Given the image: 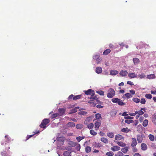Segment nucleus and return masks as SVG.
I'll list each match as a JSON object with an SVG mask.
<instances>
[{"label":"nucleus","mask_w":156,"mask_h":156,"mask_svg":"<svg viewBox=\"0 0 156 156\" xmlns=\"http://www.w3.org/2000/svg\"><path fill=\"white\" fill-rule=\"evenodd\" d=\"M50 122V120L48 119H43L40 125V126L41 128L45 129L46 128V125Z\"/></svg>","instance_id":"nucleus-1"},{"label":"nucleus","mask_w":156,"mask_h":156,"mask_svg":"<svg viewBox=\"0 0 156 156\" xmlns=\"http://www.w3.org/2000/svg\"><path fill=\"white\" fill-rule=\"evenodd\" d=\"M112 102L118 104L120 106H122L123 105H125V103H124L120 99L118 98H112Z\"/></svg>","instance_id":"nucleus-2"},{"label":"nucleus","mask_w":156,"mask_h":156,"mask_svg":"<svg viewBox=\"0 0 156 156\" xmlns=\"http://www.w3.org/2000/svg\"><path fill=\"white\" fill-rule=\"evenodd\" d=\"M57 144L58 145H63L64 143L65 138L64 137H59L57 138Z\"/></svg>","instance_id":"nucleus-3"},{"label":"nucleus","mask_w":156,"mask_h":156,"mask_svg":"<svg viewBox=\"0 0 156 156\" xmlns=\"http://www.w3.org/2000/svg\"><path fill=\"white\" fill-rule=\"evenodd\" d=\"M115 94V92L113 89L110 88L108 90V93H107V97L109 98H112L113 97Z\"/></svg>","instance_id":"nucleus-4"},{"label":"nucleus","mask_w":156,"mask_h":156,"mask_svg":"<svg viewBox=\"0 0 156 156\" xmlns=\"http://www.w3.org/2000/svg\"><path fill=\"white\" fill-rule=\"evenodd\" d=\"M82 97L81 95H74L73 94L70 95L68 98V100L73 99L74 100L76 101L81 98Z\"/></svg>","instance_id":"nucleus-5"},{"label":"nucleus","mask_w":156,"mask_h":156,"mask_svg":"<svg viewBox=\"0 0 156 156\" xmlns=\"http://www.w3.org/2000/svg\"><path fill=\"white\" fill-rule=\"evenodd\" d=\"M85 94L86 95H91V97H92L94 95V91L91 89H89L85 91Z\"/></svg>","instance_id":"nucleus-6"},{"label":"nucleus","mask_w":156,"mask_h":156,"mask_svg":"<svg viewBox=\"0 0 156 156\" xmlns=\"http://www.w3.org/2000/svg\"><path fill=\"white\" fill-rule=\"evenodd\" d=\"M101 121L100 120H98L95 122L94 123L95 130L97 131L98 130L101 125Z\"/></svg>","instance_id":"nucleus-7"},{"label":"nucleus","mask_w":156,"mask_h":156,"mask_svg":"<svg viewBox=\"0 0 156 156\" xmlns=\"http://www.w3.org/2000/svg\"><path fill=\"white\" fill-rule=\"evenodd\" d=\"M144 136V135H138L136 136V138L137 141L139 143H141L143 141V138Z\"/></svg>","instance_id":"nucleus-8"},{"label":"nucleus","mask_w":156,"mask_h":156,"mask_svg":"<svg viewBox=\"0 0 156 156\" xmlns=\"http://www.w3.org/2000/svg\"><path fill=\"white\" fill-rule=\"evenodd\" d=\"M137 142L135 138H132V142L131 144V146L133 147L136 146L137 144Z\"/></svg>","instance_id":"nucleus-9"},{"label":"nucleus","mask_w":156,"mask_h":156,"mask_svg":"<svg viewBox=\"0 0 156 156\" xmlns=\"http://www.w3.org/2000/svg\"><path fill=\"white\" fill-rule=\"evenodd\" d=\"M58 112L60 116L63 115L66 112V109L63 108H59L58 109Z\"/></svg>","instance_id":"nucleus-10"},{"label":"nucleus","mask_w":156,"mask_h":156,"mask_svg":"<svg viewBox=\"0 0 156 156\" xmlns=\"http://www.w3.org/2000/svg\"><path fill=\"white\" fill-rule=\"evenodd\" d=\"M92 117H87L84 122V124L85 125L88 124L92 120Z\"/></svg>","instance_id":"nucleus-11"},{"label":"nucleus","mask_w":156,"mask_h":156,"mask_svg":"<svg viewBox=\"0 0 156 156\" xmlns=\"http://www.w3.org/2000/svg\"><path fill=\"white\" fill-rule=\"evenodd\" d=\"M128 72L126 70H122L119 73V74L122 76H125L128 74Z\"/></svg>","instance_id":"nucleus-12"},{"label":"nucleus","mask_w":156,"mask_h":156,"mask_svg":"<svg viewBox=\"0 0 156 156\" xmlns=\"http://www.w3.org/2000/svg\"><path fill=\"white\" fill-rule=\"evenodd\" d=\"M141 148L142 150L145 151L147 148V144L144 143H142L141 144Z\"/></svg>","instance_id":"nucleus-13"},{"label":"nucleus","mask_w":156,"mask_h":156,"mask_svg":"<svg viewBox=\"0 0 156 156\" xmlns=\"http://www.w3.org/2000/svg\"><path fill=\"white\" fill-rule=\"evenodd\" d=\"M120 149V147L116 146H114L111 148V150L113 151H118Z\"/></svg>","instance_id":"nucleus-14"},{"label":"nucleus","mask_w":156,"mask_h":156,"mask_svg":"<svg viewBox=\"0 0 156 156\" xmlns=\"http://www.w3.org/2000/svg\"><path fill=\"white\" fill-rule=\"evenodd\" d=\"M128 76L130 78H134L137 76V75L135 73H129L128 74Z\"/></svg>","instance_id":"nucleus-15"},{"label":"nucleus","mask_w":156,"mask_h":156,"mask_svg":"<svg viewBox=\"0 0 156 156\" xmlns=\"http://www.w3.org/2000/svg\"><path fill=\"white\" fill-rule=\"evenodd\" d=\"M152 122L156 125V113L153 114L152 117Z\"/></svg>","instance_id":"nucleus-16"},{"label":"nucleus","mask_w":156,"mask_h":156,"mask_svg":"<svg viewBox=\"0 0 156 156\" xmlns=\"http://www.w3.org/2000/svg\"><path fill=\"white\" fill-rule=\"evenodd\" d=\"M39 133V131H38L37 132H34L33 133L34 134H32L30 135H27L26 137V139L25 140V141H27V140H28L29 138H31V137H32L34 135L38 133Z\"/></svg>","instance_id":"nucleus-17"},{"label":"nucleus","mask_w":156,"mask_h":156,"mask_svg":"<svg viewBox=\"0 0 156 156\" xmlns=\"http://www.w3.org/2000/svg\"><path fill=\"white\" fill-rule=\"evenodd\" d=\"M123 138V136L119 134H118L117 135H116L115 137V139L117 140H120Z\"/></svg>","instance_id":"nucleus-18"},{"label":"nucleus","mask_w":156,"mask_h":156,"mask_svg":"<svg viewBox=\"0 0 156 156\" xmlns=\"http://www.w3.org/2000/svg\"><path fill=\"white\" fill-rule=\"evenodd\" d=\"M119 73V72L115 70H111L110 72V74L111 75H115Z\"/></svg>","instance_id":"nucleus-19"},{"label":"nucleus","mask_w":156,"mask_h":156,"mask_svg":"<svg viewBox=\"0 0 156 156\" xmlns=\"http://www.w3.org/2000/svg\"><path fill=\"white\" fill-rule=\"evenodd\" d=\"M5 143H2V145H6L7 143H8L9 141V139L8 136H5Z\"/></svg>","instance_id":"nucleus-20"},{"label":"nucleus","mask_w":156,"mask_h":156,"mask_svg":"<svg viewBox=\"0 0 156 156\" xmlns=\"http://www.w3.org/2000/svg\"><path fill=\"white\" fill-rule=\"evenodd\" d=\"M155 75L154 74H151L148 75L147 76V78L149 79H153L155 78Z\"/></svg>","instance_id":"nucleus-21"},{"label":"nucleus","mask_w":156,"mask_h":156,"mask_svg":"<svg viewBox=\"0 0 156 156\" xmlns=\"http://www.w3.org/2000/svg\"><path fill=\"white\" fill-rule=\"evenodd\" d=\"M102 72V69L100 67H98L96 68V72L99 74L101 73Z\"/></svg>","instance_id":"nucleus-22"},{"label":"nucleus","mask_w":156,"mask_h":156,"mask_svg":"<svg viewBox=\"0 0 156 156\" xmlns=\"http://www.w3.org/2000/svg\"><path fill=\"white\" fill-rule=\"evenodd\" d=\"M67 126L69 127H73L75 126V124L73 122H70L67 124Z\"/></svg>","instance_id":"nucleus-23"},{"label":"nucleus","mask_w":156,"mask_h":156,"mask_svg":"<svg viewBox=\"0 0 156 156\" xmlns=\"http://www.w3.org/2000/svg\"><path fill=\"white\" fill-rule=\"evenodd\" d=\"M58 116H60L59 114L58 113H55L52 114L51 116V118L53 119Z\"/></svg>","instance_id":"nucleus-24"},{"label":"nucleus","mask_w":156,"mask_h":156,"mask_svg":"<svg viewBox=\"0 0 156 156\" xmlns=\"http://www.w3.org/2000/svg\"><path fill=\"white\" fill-rule=\"evenodd\" d=\"M131 131L130 129H128V128H123L121 129V131L124 133H127Z\"/></svg>","instance_id":"nucleus-25"},{"label":"nucleus","mask_w":156,"mask_h":156,"mask_svg":"<svg viewBox=\"0 0 156 156\" xmlns=\"http://www.w3.org/2000/svg\"><path fill=\"white\" fill-rule=\"evenodd\" d=\"M121 150L123 153L126 154L128 151V148L127 147H125L124 148H122Z\"/></svg>","instance_id":"nucleus-26"},{"label":"nucleus","mask_w":156,"mask_h":156,"mask_svg":"<svg viewBox=\"0 0 156 156\" xmlns=\"http://www.w3.org/2000/svg\"><path fill=\"white\" fill-rule=\"evenodd\" d=\"M116 142L118 145L121 147H125L126 145L125 144L122 142L117 141Z\"/></svg>","instance_id":"nucleus-27"},{"label":"nucleus","mask_w":156,"mask_h":156,"mask_svg":"<svg viewBox=\"0 0 156 156\" xmlns=\"http://www.w3.org/2000/svg\"><path fill=\"white\" fill-rule=\"evenodd\" d=\"M111 50L110 49H107L103 52V54L104 55H107L109 54L111 52Z\"/></svg>","instance_id":"nucleus-28"},{"label":"nucleus","mask_w":156,"mask_h":156,"mask_svg":"<svg viewBox=\"0 0 156 156\" xmlns=\"http://www.w3.org/2000/svg\"><path fill=\"white\" fill-rule=\"evenodd\" d=\"M148 121L147 119H145L142 125L144 127H146L148 124Z\"/></svg>","instance_id":"nucleus-29"},{"label":"nucleus","mask_w":156,"mask_h":156,"mask_svg":"<svg viewBox=\"0 0 156 156\" xmlns=\"http://www.w3.org/2000/svg\"><path fill=\"white\" fill-rule=\"evenodd\" d=\"M101 140L102 142L105 144H107L108 143V140L107 138L105 137H102L101 138Z\"/></svg>","instance_id":"nucleus-30"},{"label":"nucleus","mask_w":156,"mask_h":156,"mask_svg":"<svg viewBox=\"0 0 156 156\" xmlns=\"http://www.w3.org/2000/svg\"><path fill=\"white\" fill-rule=\"evenodd\" d=\"M107 135L108 137L110 138H112L114 136V134L112 132L107 133Z\"/></svg>","instance_id":"nucleus-31"},{"label":"nucleus","mask_w":156,"mask_h":156,"mask_svg":"<svg viewBox=\"0 0 156 156\" xmlns=\"http://www.w3.org/2000/svg\"><path fill=\"white\" fill-rule=\"evenodd\" d=\"M134 64L135 65H136L139 62V60L138 58H134L133 59Z\"/></svg>","instance_id":"nucleus-32"},{"label":"nucleus","mask_w":156,"mask_h":156,"mask_svg":"<svg viewBox=\"0 0 156 156\" xmlns=\"http://www.w3.org/2000/svg\"><path fill=\"white\" fill-rule=\"evenodd\" d=\"M91 148L90 146H87L85 148L86 152L87 153L90 152L91 151Z\"/></svg>","instance_id":"nucleus-33"},{"label":"nucleus","mask_w":156,"mask_h":156,"mask_svg":"<svg viewBox=\"0 0 156 156\" xmlns=\"http://www.w3.org/2000/svg\"><path fill=\"white\" fill-rule=\"evenodd\" d=\"M94 125L93 123H91L87 124V127L89 129H92L93 128Z\"/></svg>","instance_id":"nucleus-34"},{"label":"nucleus","mask_w":156,"mask_h":156,"mask_svg":"<svg viewBox=\"0 0 156 156\" xmlns=\"http://www.w3.org/2000/svg\"><path fill=\"white\" fill-rule=\"evenodd\" d=\"M79 108L78 107H76L73 109L71 110V113H75L77 112V110Z\"/></svg>","instance_id":"nucleus-35"},{"label":"nucleus","mask_w":156,"mask_h":156,"mask_svg":"<svg viewBox=\"0 0 156 156\" xmlns=\"http://www.w3.org/2000/svg\"><path fill=\"white\" fill-rule=\"evenodd\" d=\"M148 137L150 140L151 141H154V136L152 134H150L149 135Z\"/></svg>","instance_id":"nucleus-36"},{"label":"nucleus","mask_w":156,"mask_h":156,"mask_svg":"<svg viewBox=\"0 0 156 156\" xmlns=\"http://www.w3.org/2000/svg\"><path fill=\"white\" fill-rule=\"evenodd\" d=\"M71 152L68 151H65L63 153L64 156H71L70 155Z\"/></svg>","instance_id":"nucleus-37"},{"label":"nucleus","mask_w":156,"mask_h":156,"mask_svg":"<svg viewBox=\"0 0 156 156\" xmlns=\"http://www.w3.org/2000/svg\"><path fill=\"white\" fill-rule=\"evenodd\" d=\"M69 144L72 147H75L76 144V142L72 141L69 142Z\"/></svg>","instance_id":"nucleus-38"},{"label":"nucleus","mask_w":156,"mask_h":156,"mask_svg":"<svg viewBox=\"0 0 156 156\" xmlns=\"http://www.w3.org/2000/svg\"><path fill=\"white\" fill-rule=\"evenodd\" d=\"M90 134L93 136L96 135L97 133L96 132H95L93 129H91L90 131Z\"/></svg>","instance_id":"nucleus-39"},{"label":"nucleus","mask_w":156,"mask_h":156,"mask_svg":"<svg viewBox=\"0 0 156 156\" xmlns=\"http://www.w3.org/2000/svg\"><path fill=\"white\" fill-rule=\"evenodd\" d=\"M93 146L95 147H100L101 146V145L99 143L96 142H95L94 143Z\"/></svg>","instance_id":"nucleus-40"},{"label":"nucleus","mask_w":156,"mask_h":156,"mask_svg":"<svg viewBox=\"0 0 156 156\" xmlns=\"http://www.w3.org/2000/svg\"><path fill=\"white\" fill-rule=\"evenodd\" d=\"M138 77L140 79L144 78L146 76L144 73H142L138 75Z\"/></svg>","instance_id":"nucleus-41"},{"label":"nucleus","mask_w":156,"mask_h":156,"mask_svg":"<svg viewBox=\"0 0 156 156\" xmlns=\"http://www.w3.org/2000/svg\"><path fill=\"white\" fill-rule=\"evenodd\" d=\"M2 156H10L5 151H3L1 153Z\"/></svg>","instance_id":"nucleus-42"},{"label":"nucleus","mask_w":156,"mask_h":156,"mask_svg":"<svg viewBox=\"0 0 156 156\" xmlns=\"http://www.w3.org/2000/svg\"><path fill=\"white\" fill-rule=\"evenodd\" d=\"M96 92L100 95L104 96V92L102 90H98L96 91Z\"/></svg>","instance_id":"nucleus-43"},{"label":"nucleus","mask_w":156,"mask_h":156,"mask_svg":"<svg viewBox=\"0 0 156 156\" xmlns=\"http://www.w3.org/2000/svg\"><path fill=\"white\" fill-rule=\"evenodd\" d=\"M133 101L135 102L136 103H138L140 101V100L137 98H133Z\"/></svg>","instance_id":"nucleus-44"},{"label":"nucleus","mask_w":156,"mask_h":156,"mask_svg":"<svg viewBox=\"0 0 156 156\" xmlns=\"http://www.w3.org/2000/svg\"><path fill=\"white\" fill-rule=\"evenodd\" d=\"M125 122L128 124H129L130 123H133L134 121L133 120H129V119H126L125 120Z\"/></svg>","instance_id":"nucleus-45"},{"label":"nucleus","mask_w":156,"mask_h":156,"mask_svg":"<svg viewBox=\"0 0 156 156\" xmlns=\"http://www.w3.org/2000/svg\"><path fill=\"white\" fill-rule=\"evenodd\" d=\"M125 96L128 98H130L132 97V95L129 93H127L124 94Z\"/></svg>","instance_id":"nucleus-46"},{"label":"nucleus","mask_w":156,"mask_h":156,"mask_svg":"<svg viewBox=\"0 0 156 156\" xmlns=\"http://www.w3.org/2000/svg\"><path fill=\"white\" fill-rule=\"evenodd\" d=\"M106 155L108 156H112L114 155V153L112 151H109L107 152L106 154Z\"/></svg>","instance_id":"nucleus-47"},{"label":"nucleus","mask_w":156,"mask_h":156,"mask_svg":"<svg viewBox=\"0 0 156 156\" xmlns=\"http://www.w3.org/2000/svg\"><path fill=\"white\" fill-rule=\"evenodd\" d=\"M95 117L97 119H99L101 118V115L100 114L97 113L95 115Z\"/></svg>","instance_id":"nucleus-48"},{"label":"nucleus","mask_w":156,"mask_h":156,"mask_svg":"<svg viewBox=\"0 0 156 156\" xmlns=\"http://www.w3.org/2000/svg\"><path fill=\"white\" fill-rule=\"evenodd\" d=\"M145 97L147 99H151L152 97V96L150 94H146L145 95Z\"/></svg>","instance_id":"nucleus-49"},{"label":"nucleus","mask_w":156,"mask_h":156,"mask_svg":"<svg viewBox=\"0 0 156 156\" xmlns=\"http://www.w3.org/2000/svg\"><path fill=\"white\" fill-rule=\"evenodd\" d=\"M136 114H137L139 115H141L144 114V112L141 110L138 111H136Z\"/></svg>","instance_id":"nucleus-50"},{"label":"nucleus","mask_w":156,"mask_h":156,"mask_svg":"<svg viewBox=\"0 0 156 156\" xmlns=\"http://www.w3.org/2000/svg\"><path fill=\"white\" fill-rule=\"evenodd\" d=\"M123 154L122 153L121 151H119L116 154L115 156H123Z\"/></svg>","instance_id":"nucleus-51"},{"label":"nucleus","mask_w":156,"mask_h":156,"mask_svg":"<svg viewBox=\"0 0 156 156\" xmlns=\"http://www.w3.org/2000/svg\"><path fill=\"white\" fill-rule=\"evenodd\" d=\"M98 95H95V96H93L92 97H91L90 98L96 100L98 99H99V98L98 97Z\"/></svg>","instance_id":"nucleus-52"},{"label":"nucleus","mask_w":156,"mask_h":156,"mask_svg":"<svg viewBox=\"0 0 156 156\" xmlns=\"http://www.w3.org/2000/svg\"><path fill=\"white\" fill-rule=\"evenodd\" d=\"M83 138L81 136H78L76 138V139L78 142H80L81 140L83 139Z\"/></svg>","instance_id":"nucleus-53"},{"label":"nucleus","mask_w":156,"mask_h":156,"mask_svg":"<svg viewBox=\"0 0 156 156\" xmlns=\"http://www.w3.org/2000/svg\"><path fill=\"white\" fill-rule=\"evenodd\" d=\"M76 127L77 129H81L82 128V126L80 124H77L76 126Z\"/></svg>","instance_id":"nucleus-54"},{"label":"nucleus","mask_w":156,"mask_h":156,"mask_svg":"<svg viewBox=\"0 0 156 156\" xmlns=\"http://www.w3.org/2000/svg\"><path fill=\"white\" fill-rule=\"evenodd\" d=\"M141 104H145L146 103L145 99L144 98H142L141 99V101H140Z\"/></svg>","instance_id":"nucleus-55"},{"label":"nucleus","mask_w":156,"mask_h":156,"mask_svg":"<svg viewBox=\"0 0 156 156\" xmlns=\"http://www.w3.org/2000/svg\"><path fill=\"white\" fill-rule=\"evenodd\" d=\"M96 60V62L97 63H100V62L101 61V58H100V56H99L98 58L96 59V60Z\"/></svg>","instance_id":"nucleus-56"},{"label":"nucleus","mask_w":156,"mask_h":156,"mask_svg":"<svg viewBox=\"0 0 156 156\" xmlns=\"http://www.w3.org/2000/svg\"><path fill=\"white\" fill-rule=\"evenodd\" d=\"M87 114V112L84 111H81L79 112V115H84Z\"/></svg>","instance_id":"nucleus-57"},{"label":"nucleus","mask_w":156,"mask_h":156,"mask_svg":"<svg viewBox=\"0 0 156 156\" xmlns=\"http://www.w3.org/2000/svg\"><path fill=\"white\" fill-rule=\"evenodd\" d=\"M142 126L140 124L138 125L137 126V130H140V129H142Z\"/></svg>","instance_id":"nucleus-58"},{"label":"nucleus","mask_w":156,"mask_h":156,"mask_svg":"<svg viewBox=\"0 0 156 156\" xmlns=\"http://www.w3.org/2000/svg\"><path fill=\"white\" fill-rule=\"evenodd\" d=\"M124 119H133V117H132L129 116H125L124 117Z\"/></svg>","instance_id":"nucleus-59"},{"label":"nucleus","mask_w":156,"mask_h":156,"mask_svg":"<svg viewBox=\"0 0 156 156\" xmlns=\"http://www.w3.org/2000/svg\"><path fill=\"white\" fill-rule=\"evenodd\" d=\"M99 57V55H95L93 56V58L94 59L96 60Z\"/></svg>","instance_id":"nucleus-60"},{"label":"nucleus","mask_w":156,"mask_h":156,"mask_svg":"<svg viewBox=\"0 0 156 156\" xmlns=\"http://www.w3.org/2000/svg\"><path fill=\"white\" fill-rule=\"evenodd\" d=\"M97 103L98 104H101V105H102L103 104V102H101L100 101H99V100H98V99H97L96 100Z\"/></svg>","instance_id":"nucleus-61"},{"label":"nucleus","mask_w":156,"mask_h":156,"mask_svg":"<svg viewBox=\"0 0 156 156\" xmlns=\"http://www.w3.org/2000/svg\"><path fill=\"white\" fill-rule=\"evenodd\" d=\"M129 92L133 95H134L135 94V91L134 90H129Z\"/></svg>","instance_id":"nucleus-62"},{"label":"nucleus","mask_w":156,"mask_h":156,"mask_svg":"<svg viewBox=\"0 0 156 156\" xmlns=\"http://www.w3.org/2000/svg\"><path fill=\"white\" fill-rule=\"evenodd\" d=\"M127 84L130 85H133V83L131 81H128L127 82Z\"/></svg>","instance_id":"nucleus-63"},{"label":"nucleus","mask_w":156,"mask_h":156,"mask_svg":"<svg viewBox=\"0 0 156 156\" xmlns=\"http://www.w3.org/2000/svg\"><path fill=\"white\" fill-rule=\"evenodd\" d=\"M133 156H141V155L139 153H135L133 155Z\"/></svg>","instance_id":"nucleus-64"}]
</instances>
